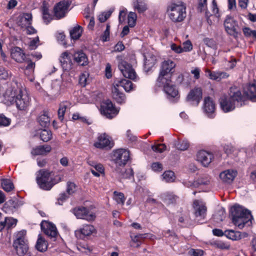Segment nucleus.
<instances>
[{
	"label": "nucleus",
	"instance_id": "obj_1",
	"mask_svg": "<svg viewBox=\"0 0 256 256\" xmlns=\"http://www.w3.org/2000/svg\"><path fill=\"white\" fill-rule=\"evenodd\" d=\"M0 86V97L4 98L5 104H15L19 110H26L30 104L31 98L25 88L16 82L5 88Z\"/></svg>",
	"mask_w": 256,
	"mask_h": 256
},
{
	"label": "nucleus",
	"instance_id": "obj_2",
	"mask_svg": "<svg viewBox=\"0 0 256 256\" xmlns=\"http://www.w3.org/2000/svg\"><path fill=\"white\" fill-rule=\"evenodd\" d=\"M244 98L241 92L236 88H232L229 96H222L220 98L221 109L224 112L233 110L236 106H241L244 104Z\"/></svg>",
	"mask_w": 256,
	"mask_h": 256
},
{
	"label": "nucleus",
	"instance_id": "obj_3",
	"mask_svg": "<svg viewBox=\"0 0 256 256\" xmlns=\"http://www.w3.org/2000/svg\"><path fill=\"white\" fill-rule=\"evenodd\" d=\"M233 224L239 228L242 229L246 225L252 224V215L250 210L244 207L235 204L230 209Z\"/></svg>",
	"mask_w": 256,
	"mask_h": 256
},
{
	"label": "nucleus",
	"instance_id": "obj_4",
	"mask_svg": "<svg viewBox=\"0 0 256 256\" xmlns=\"http://www.w3.org/2000/svg\"><path fill=\"white\" fill-rule=\"evenodd\" d=\"M61 80H55L52 81L50 92L54 96H58L66 90L71 88L73 86L70 74L64 72L61 74Z\"/></svg>",
	"mask_w": 256,
	"mask_h": 256
},
{
	"label": "nucleus",
	"instance_id": "obj_5",
	"mask_svg": "<svg viewBox=\"0 0 256 256\" xmlns=\"http://www.w3.org/2000/svg\"><path fill=\"white\" fill-rule=\"evenodd\" d=\"M62 178L56 176L52 178L50 173L46 170H41L38 171L36 176V182L40 188L42 190H48L56 184L60 182Z\"/></svg>",
	"mask_w": 256,
	"mask_h": 256
},
{
	"label": "nucleus",
	"instance_id": "obj_6",
	"mask_svg": "<svg viewBox=\"0 0 256 256\" xmlns=\"http://www.w3.org/2000/svg\"><path fill=\"white\" fill-rule=\"evenodd\" d=\"M167 13L173 22H180L186 16V8L182 2L172 3L168 6Z\"/></svg>",
	"mask_w": 256,
	"mask_h": 256
},
{
	"label": "nucleus",
	"instance_id": "obj_7",
	"mask_svg": "<svg viewBox=\"0 0 256 256\" xmlns=\"http://www.w3.org/2000/svg\"><path fill=\"white\" fill-rule=\"evenodd\" d=\"M176 66L175 63L172 60L164 61L161 66L159 76L157 79V84H162L165 80V82L169 84L171 78L172 74L173 72L174 68Z\"/></svg>",
	"mask_w": 256,
	"mask_h": 256
},
{
	"label": "nucleus",
	"instance_id": "obj_8",
	"mask_svg": "<svg viewBox=\"0 0 256 256\" xmlns=\"http://www.w3.org/2000/svg\"><path fill=\"white\" fill-rule=\"evenodd\" d=\"M118 60V67L125 78L131 79L134 81L138 80V78L132 64H128L126 60H122V56H117Z\"/></svg>",
	"mask_w": 256,
	"mask_h": 256
},
{
	"label": "nucleus",
	"instance_id": "obj_9",
	"mask_svg": "<svg viewBox=\"0 0 256 256\" xmlns=\"http://www.w3.org/2000/svg\"><path fill=\"white\" fill-rule=\"evenodd\" d=\"M26 234V231L24 230L19 232L17 234V238L14 242V246L20 256L25 254L28 250L27 240L24 237Z\"/></svg>",
	"mask_w": 256,
	"mask_h": 256
},
{
	"label": "nucleus",
	"instance_id": "obj_10",
	"mask_svg": "<svg viewBox=\"0 0 256 256\" xmlns=\"http://www.w3.org/2000/svg\"><path fill=\"white\" fill-rule=\"evenodd\" d=\"M72 57V54L68 51L62 52L60 56V61L64 72L70 74L68 72H70L71 74H73L75 72L76 65L73 63Z\"/></svg>",
	"mask_w": 256,
	"mask_h": 256
},
{
	"label": "nucleus",
	"instance_id": "obj_11",
	"mask_svg": "<svg viewBox=\"0 0 256 256\" xmlns=\"http://www.w3.org/2000/svg\"><path fill=\"white\" fill-rule=\"evenodd\" d=\"M130 158V152L124 149H118L114 151L112 160L116 164V168L124 166Z\"/></svg>",
	"mask_w": 256,
	"mask_h": 256
},
{
	"label": "nucleus",
	"instance_id": "obj_12",
	"mask_svg": "<svg viewBox=\"0 0 256 256\" xmlns=\"http://www.w3.org/2000/svg\"><path fill=\"white\" fill-rule=\"evenodd\" d=\"M100 110L103 116L110 119L115 117L119 112V110L115 108L112 102L109 100H106L102 102Z\"/></svg>",
	"mask_w": 256,
	"mask_h": 256
},
{
	"label": "nucleus",
	"instance_id": "obj_13",
	"mask_svg": "<svg viewBox=\"0 0 256 256\" xmlns=\"http://www.w3.org/2000/svg\"><path fill=\"white\" fill-rule=\"evenodd\" d=\"M72 212L77 218L88 221H92L96 218L94 213L89 212L87 208L84 206L76 207L72 210Z\"/></svg>",
	"mask_w": 256,
	"mask_h": 256
},
{
	"label": "nucleus",
	"instance_id": "obj_14",
	"mask_svg": "<svg viewBox=\"0 0 256 256\" xmlns=\"http://www.w3.org/2000/svg\"><path fill=\"white\" fill-rule=\"evenodd\" d=\"M226 32L228 34L236 37L238 34V22L230 16H227L224 23Z\"/></svg>",
	"mask_w": 256,
	"mask_h": 256
},
{
	"label": "nucleus",
	"instance_id": "obj_15",
	"mask_svg": "<svg viewBox=\"0 0 256 256\" xmlns=\"http://www.w3.org/2000/svg\"><path fill=\"white\" fill-rule=\"evenodd\" d=\"M216 104L213 99L206 96L204 100L202 110L206 116L210 118H213L216 116Z\"/></svg>",
	"mask_w": 256,
	"mask_h": 256
},
{
	"label": "nucleus",
	"instance_id": "obj_16",
	"mask_svg": "<svg viewBox=\"0 0 256 256\" xmlns=\"http://www.w3.org/2000/svg\"><path fill=\"white\" fill-rule=\"evenodd\" d=\"M202 90L200 88H194L188 94L186 100L190 104L197 106L202 98Z\"/></svg>",
	"mask_w": 256,
	"mask_h": 256
},
{
	"label": "nucleus",
	"instance_id": "obj_17",
	"mask_svg": "<svg viewBox=\"0 0 256 256\" xmlns=\"http://www.w3.org/2000/svg\"><path fill=\"white\" fill-rule=\"evenodd\" d=\"M71 2L64 0L59 2L54 8V16L56 19H60L66 16L68 10Z\"/></svg>",
	"mask_w": 256,
	"mask_h": 256
},
{
	"label": "nucleus",
	"instance_id": "obj_18",
	"mask_svg": "<svg viewBox=\"0 0 256 256\" xmlns=\"http://www.w3.org/2000/svg\"><path fill=\"white\" fill-rule=\"evenodd\" d=\"M94 145L98 148H110L113 146L114 143L108 135L106 134H102L98 136L97 140L94 143Z\"/></svg>",
	"mask_w": 256,
	"mask_h": 256
},
{
	"label": "nucleus",
	"instance_id": "obj_19",
	"mask_svg": "<svg viewBox=\"0 0 256 256\" xmlns=\"http://www.w3.org/2000/svg\"><path fill=\"white\" fill-rule=\"evenodd\" d=\"M194 215L196 218L200 219L205 218L206 214V207L205 203L200 200H195L193 203Z\"/></svg>",
	"mask_w": 256,
	"mask_h": 256
},
{
	"label": "nucleus",
	"instance_id": "obj_20",
	"mask_svg": "<svg viewBox=\"0 0 256 256\" xmlns=\"http://www.w3.org/2000/svg\"><path fill=\"white\" fill-rule=\"evenodd\" d=\"M156 84L159 87H162L164 92L166 94L168 98H178V91L176 86L173 84L171 80L170 79V82L169 84H167V82H164L162 84L156 83Z\"/></svg>",
	"mask_w": 256,
	"mask_h": 256
},
{
	"label": "nucleus",
	"instance_id": "obj_21",
	"mask_svg": "<svg viewBox=\"0 0 256 256\" xmlns=\"http://www.w3.org/2000/svg\"><path fill=\"white\" fill-rule=\"evenodd\" d=\"M40 226L42 230L48 236L51 238H56L57 236V229L53 224L46 220H42Z\"/></svg>",
	"mask_w": 256,
	"mask_h": 256
},
{
	"label": "nucleus",
	"instance_id": "obj_22",
	"mask_svg": "<svg viewBox=\"0 0 256 256\" xmlns=\"http://www.w3.org/2000/svg\"><path fill=\"white\" fill-rule=\"evenodd\" d=\"M238 172L234 169H228L222 171L220 174V180L227 184L232 183L236 176Z\"/></svg>",
	"mask_w": 256,
	"mask_h": 256
},
{
	"label": "nucleus",
	"instance_id": "obj_23",
	"mask_svg": "<svg viewBox=\"0 0 256 256\" xmlns=\"http://www.w3.org/2000/svg\"><path fill=\"white\" fill-rule=\"evenodd\" d=\"M196 157L198 162L204 166H207L211 162L213 155L206 150H200L198 152Z\"/></svg>",
	"mask_w": 256,
	"mask_h": 256
},
{
	"label": "nucleus",
	"instance_id": "obj_24",
	"mask_svg": "<svg viewBox=\"0 0 256 256\" xmlns=\"http://www.w3.org/2000/svg\"><path fill=\"white\" fill-rule=\"evenodd\" d=\"M112 95L114 99L117 103L120 104H124L126 101L125 94L121 92L120 88H118L116 84L113 86L112 88Z\"/></svg>",
	"mask_w": 256,
	"mask_h": 256
},
{
	"label": "nucleus",
	"instance_id": "obj_25",
	"mask_svg": "<svg viewBox=\"0 0 256 256\" xmlns=\"http://www.w3.org/2000/svg\"><path fill=\"white\" fill-rule=\"evenodd\" d=\"M11 57L18 62H22L26 58L23 50L18 47H14L12 49Z\"/></svg>",
	"mask_w": 256,
	"mask_h": 256
},
{
	"label": "nucleus",
	"instance_id": "obj_26",
	"mask_svg": "<svg viewBox=\"0 0 256 256\" xmlns=\"http://www.w3.org/2000/svg\"><path fill=\"white\" fill-rule=\"evenodd\" d=\"M244 93L252 102H256V84H249L244 88Z\"/></svg>",
	"mask_w": 256,
	"mask_h": 256
},
{
	"label": "nucleus",
	"instance_id": "obj_27",
	"mask_svg": "<svg viewBox=\"0 0 256 256\" xmlns=\"http://www.w3.org/2000/svg\"><path fill=\"white\" fill-rule=\"evenodd\" d=\"M20 206V202L17 199L10 200L4 204L3 209L6 212L12 213Z\"/></svg>",
	"mask_w": 256,
	"mask_h": 256
},
{
	"label": "nucleus",
	"instance_id": "obj_28",
	"mask_svg": "<svg viewBox=\"0 0 256 256\" xmlns=\"http://www.w3.org/2000/svg\"><path fill=\"white\" fill-rule=\"evenodd\" d=\"M116 84L118 88L122 87L126 92H130L134 90V86L132 83L128 80L122 79V80H116L113 86Z\"/></svg>",
	"mask_w": 256,
	"mask_h": 256
},
{
	"label": "nucleus",
	"instance_id": "obj_29",
	"mask_svg": "<svg viewBox=\"0 0 256 256\" xmlns=\"http://www.w3.org/2000/svg\"><path fill=\"white\" fill-rule=\"evenodd\" d=\"M206 74L208 78L212 80H220L222 78H224L228 77V75L226 72H212L208 69L205 70Z\"/></svg>",
	"mask_w": 256,
	"mask_h": 256
},
{
	"label": "nucleus",
	"instance_id": "obj_30",
	"mask_svg": "<svg viewBox=\"0 0 256 256\" xmlns=\"http://www.w3.org/2000/svg\"><path fill=\"white\" fill-rule=\"evenodd\" d=\"M116 172L122 178H130L133 176V171L131 168L126 169L124 166L116 168Z\"/></svg>",
	"mask_w": 256,
	"mask_h": 256
},
{
	"label": "nucleus",
	"instance_id": "obj_31",
	"mask_svg": "<svg viewBox=\"0 0 256 256\" xmlns=\"http://www.w3.org/2000/svg\"><path fill=\"white\" fill-rule=\"evenodd\" d=\"M51 150V146L49 145L40 146L33 148L31 153L34 156L45 155L50 152Z\"/></svg>",
	"mask_w": 256,
	"mask_h": 256
},
{
	"label": "nucleus",
	"instance_id": "obj_32",
	"mask_svg": "<svg viewBox=\"0 0 256 256\" xmlns=\"http://www.w3.org/2000/svg\"><path fill=\"white\" fill-rule=\"evenodd\" d=\"M75 61L80 66H86L88 64V59L86 54L82 51L76 52L73 56Z\"/></svg>",
	"mask_w": 256,
	"mask_h": 256
},
{
	"label": "nucleus",
	"instance_id": "obj_33",
	"mask_svg": "<svg viewBox=\"0 0 256 256\" xmlns=\"http://www.w3.org/2000/svg\"><path fill=\"white\" fill-rule=\"evenodd\" d=\"M132 6L134 10L139 13L144 12L148 8L144 0H134Z\"/></svg>",
	"mask_w": 256,
	"mask_h": 256
},
{
	"label": "nucleus",
	"instance_id": "obj_34",
	"mask_svg": "<svg viewBox=\"0 0 256 256\" xmlns=\"http://www.w3.org/2000/svg\"><path fill=\"white\" fill-rule=\"evenodd\" d=\"M32 22V15L30 13L24 14L20 18L18 24L22 28H26L31 25Z\"/></svg>",
	"mask_w": 256,
	"mask_h": 256
},
{
	"label": "nucleus",
	"instance_id": "obj_35",
	"mask_svg": "<svg viewBox=\"0 0 256 256\" xmlns=\"http://www.w3.org/2000/svg\"><path fill=\"white\" fill-rule=\"evenodd\" d=\"M17 223V220L11 217H6L4 221L0 222V231L2 230L5 226L8 228L15 226Z\"/></svg>",
	"mask_w": 256,
	"mask_h": 256
},
{
	"label": "nucleus",
	"instance_id": "obj_36",
	"mask_svg": "<svg viewBox=\"0 0 256 256\" xmlns=\"http://www.w3.org/2000/svg\"><path fill=\"white\" fill-rule=\"evenodd\" d=\"M224 234L227 238L232 240H238L242 238L241 233L240 232L234 230H226L224 232Z\"/></svg>",
	"mask_w": 256,
	"mask_h": 256
},
{
	"label": "nucleus",
	"instance_id": "obj_37",
	"mask_svg": "<svg viewBox=\"0 0 256 256\" xmlns=\"http://www.w3.org/2000/svg\"><path fill=\"white\" fill-rule=\"evenodd\" d=\"M96 230L94 226L90 224H86L82 226L77 232H79L84 236H88L94 232Z\"/></svg>",
	"mask_w": 256,
	"mask_h": 256
},
{
	"label": "nucleus",
	"instance_id": "obj_38",
	"mask_svg": "<svg viewBox=\"0 0 256 256\" xmlns=\"http://www.w3.org/2000/svg\"><path fill=\"white\" fill-rule=\"evenodd\" d=\"M82 29L80 26H74L72 30H70V36L72 39L78 40V39L82 34Z\"/></svg>",
	"mask_w": 256,
	"mask_h": 256
},
{
	"label": "nucleus",
	"instance_id": "obj_39",
	"mask_svg": "<svg viewBox=\"0 0 256 256\" xmlns=\"http://www.w3.org/2000/svg\"><path fill=\"white\" fill-rule=\"evenodd\" d=\"M144 68L148 70H149L156 63V56H151L150 57H148L146 56H144Z\"/></svg>",
	"mask_w": 256,
	"mask_h": 256
},
{
	"label": "nucleus",
	"instance_id": "obj_40",
	"mask_svg": "<svg viewBox=\"0 0 256 256\" xmlns=\"http://www.w3.org/2000/svg\"><path fill=\"white\" fill-rule=\"evenodd\" d=\"M42 18L45 23L48 24L52 19V16L48 12V7L45 3L43 4L42 7Z\"/></svg>",
	"mask_w": 256,
	"mask_h": 256
},
{
	"label": "nucleus",
	"instance_id": "obj_41",
	"mask_svg": "<svg viewBox=\"0 0 256 256\" xmlns=\"http://www.w3.org/2000/svg\"><path fill=\"white\" fill-rule=\"evenodd\" d=\"M38 120L40 124L42 127L46 128L50 124V118L48 116V114L45 112L39 116Z\"/></svg>",
	"mask_w": 256,
	"mask_h": 256
},
{
	"label": "nucleus",
	"instance_id": "obj_42",
	"mask_svg": "<svg viewBox=\"0 0 256 256\" xmlns=\"http://www.w3.org/2000/svg\"><path fill=\"white\" fill-rule=\"evenodd\" d=\"M36 248L40 252H45L48 248L47 242L42 238H39L36 242Z\"/></svg>",
	"mask_w": 256,
	"mask_h": 256
},
{
	"label": "nucleus",
	"instance_id": "obj_43",
	"mask_svg": "<svg viewBox=\"0 0 256 256\" xmlns=\"http://www.w3.org/2000/svg\"><path fill=\"white\" fill-rule=\"evenodd\" d=\"M40 139L44 142L50 140L52 137V134L50 131L47 130H42L38 132Z\"/></svg>",
	"mask_w": 256,
	"mask_h": 256
},
{
	"label": "nucleus",
	"instance_id": "obj_44",
	"mask_svg": "<svg viewBox=\"0 0 256 256\" xmlns=\"http://www.w3.org/2000/svg\"><path fill=\"white\" fill-rule=\"evenodd\" d=\"M2 188L6 192H10L14 188V186L10 180L4 179L2 180Z\"/></svg>",
	"mask_w": 256,
	"mask_h": 256
},
{
	"label": "nucleus",
	"instance_id": "obj_45",
	"mask_svg": "<svg viewBox=\"0 0 256 256\" xmlns=\"http://www.w3.org/2000/svg\"><path fill=\"white\" fill-rule=\"evenodd\" d=\"M162 180L166 182H172L175 179L174 174L171 170L166 171L162 175Z\"/></svg>",
	"mask_w": 256,
	"mask_h": 256
},
{
	"label": "nucleus",
	"instance_id": "obj_46",
	"mask_svg": "<svg viewBox=\"0 0 256 256\" xmlns=\"http://www.w3.org/2000/svg\"><path fill=\"white\" fill-rule=\"evenodd\" d=\"M242 32L245 36L256 38V30H252L248 27L242 28Z\"/></svg>",
	"mask_w": 256,
	"mask_h": 256
},
{
	"label": "nucleus",
	"instance_id": "obj_47",
	"mask_svg": "<svg viewBox=\"0 0 256 256\" xmlns=\"http://www.w3.org/2000/svg\"><path fill=\"white\" fill-rule=\"evenodd\" d=\"M114 198L118 204H123L125 200L124 194L114 192Z\"/></svg>",
	"mask_w": 256,
	"mask_h": 256
},
{
	"label": "nucleus",
	"instance_id": "obj_48",
	"mask_svg": "<svg viewBox=\"0 0 256 256\" xmlns=\"http://www.w3.org/2000/svg\"><path fill=\"white\" fill-rule=\"evenodd\" d=\"M137 16L134 12H130L128 17V26L130 27H134L136 23Z\"/></svg>",
	"mask_w": 256,
	"mask_h": 256
},
{
	"label": "nucleus",
	"instance_id": "obj_49",
	"mask_svg": "<svg viewBox=\"0 0 256 256\" xmlns=\"http://www.w3.org/2000/svg\"><path fill=\"white\" fill-rule=\"evenodd\" d=\"M89 74L87 72L82 73L79 78V83L82 86H85L87 84L88 80Z\"/></svg>",
	"mask_w": 256,
	"mask_h": 256
},
{
	"label": "nucleus",
	"instance_id": "obj_50",
	"mask_svg": "<svg viewBox=\"0 0 256 256\" xmlns=\"http://www.w3.org/2000/svg\"><path fill=\"white\" fill-rule=\"evenodd\" d=\"M166 146L164 144H154L152 146V150L156 152L162 153L166 150Z\"/></svg>",
	"mask_w": 256,
	"mask_h": 256
},
{
	"label": "nucleus",
	"instance_id": "obj_51",
	"mask_svg": "<svg viewBox=\"0 0 256 256\" xmlns=\"http://www.w3.org/2000/svg\"><path fill=\"white\" fill-rule=\"evenodd\" d=\"M225 215V210L221 208L218 210L217 214L214 215V218L216 222H222L224 220Z\"/></svg>",
	"mask_w": 256,
	"mask_h": 256
},
{
	"label": "nucleus",
	"instance_id": "obj_52",
	"mask_svg": "<svg viewBox=\"0 0 256 256\" xmlns=\"http://www.w3.org/2000/svg\"><path fill=\"white\" fill-rule=\"evenodd\" d=\"M182 46V52H190L193 48L192 44L190 40L184 42Z\"/></svg>",
	"mask_w": 256,
	"mask_h": 256
},
{
	"label": "nucleus",
	"instance_id": "obj_53",
	"mask_svg": "<svg viewBox=\"0 0 256 256\" xmlns=\"http://www.w3.org/2000/svg\"><path fill=\"white\" fill-rule=\"evenodd\" d=\"M112 11L108 10L107 12H104L100 14L98 16V20L101 22H104L107 20V19L110 16Z\"/></svg>",
	"mask_w": 256,
	"mask_h": 256
},
{
	"label": "nucleus",
	"instance_id": "obj_54",
	"mask_svg": "<svg viewBox=\"0 0 256 256\" xmlns=\"http://www.w3.org/2000/svg\"><path fill=\"white\" fill-rule=\"evenodd\" d=\"M110 26L106 25V29L104 31L103 34L101 36V38L102 42H106L110 40Z\"/></svg>",
	"mask_w": 256,
	"mask_h": 256
},
{
	"label": "nucleus",
	"instance_id": "obj_55",
	"mask_svg": "<svg viewBox=\"0 0 256 256\" xmlns=\"http://www.w3.org/2000/svg\"><path fill=\"white\" fill-rule=\"evenodd\" d=\"M188 253L190 256H204V252L200 249L191 248L189 250Z\"/></svg>",
	"mask_w": 256,
	"mask_h": 256
},
{
	"label": "nucleus",
	"instance_id": "obj_56",
	"mask_svg": "<svg viewBox=\"0 0 256 256\" xmlns=\"http://www.w3.org/2000/svg\"><path fill=\"white\" fill-rule=\"evenodd\" d=\"M176 148L180 150H185L189 147V143L187 140L180 142L176 145Z\"/></svg>",
	"mask_w": 256,
	"mask_h": 256
},
{
	"label": "nucleus",
	"instance_id": "obj_57",
	"mask_svg": "<svg viewBox=\"0 0 256 256\" xmlns=\"http://www.w3.org/2000/svg\"><path fill=\"white\" fill-rule=\"evenodd\" d=\"M89 164L93 166L95 170L101 172V174H104V168L102 164H96L94 162H90Z\"/></svg>",
	"mask_w": 256,
	"mask_h": 256
},
{
	"label": "nucleus",
	"instance_id": "obj_58",
	"mask_svg": "<svg viewBox=\"0 0 256 256\" xmlns=\"http://www.w3.org/2000/svg\"><path fill=\"white\" fill-rule=\"evenodd\" d=\"M76 190V186L74 182H68L66 193L68 194H72Z\"/></svg>",
	"mask_w": 256,
	"mask_h": 256
},
{
	"label": "nucleus",
	"instance_id": "obj_59",
	"mask_svg": "<svg viewBox=\"0 0 256 256\" xmlns=\"http://www.w3.org/2000/svg\"><path fill=\"white\" fill-rule=\"evenodd\" d=\"M151 168L155 172H160L163 169L162 165L159 162H153L151 165Z\"/></svg>",
	"mask_w": 256,
	"mask_h": 256
},
{
	"label": "nucleus",
	"instance_id": "obj_60",
	"mask_svg": "<svg viewBox=\"0 0 256 256\" xmlns=\"http://www.w3.org/2000/svg\"><path fill=\"white\" fill-rule=\"evenodd\" d=\"M164 199L168 204L173 203L176 200V196L172 194H164Z\"/></svg>",
	"mask_w": 256,
	"mask_h": 256
},
{
	"label": "nucleus",
	"instance_id": "obj_61",
	"mask_svg": "<svg viewBox=\"0 0 256 256\" xmlns=\"http://www.w3.org/2000/svg\"><path fill=\"white\" fill-rule=\"evenodd\" d=\"M10 119L3 114H0V126H8L10 124Z\"/></svg>",
	"mask_w": 256,
	"mask_h": 256
},
{
	"label": "nucleus",
	"instance_id": "obj_62",
	"mask_svg": "<svg viewBox=\"0 0 256 256\" xmlns=\"http://www.w3.org/2000/svg\"><path fill=\"white\" fill-rule=\"evenodd\" d=\"M10 76L8 72L2 66H0V78L6 80Z\"/></svg>",
	"mask_w": 256,
	"mask_h": 256
},
{
	"label": "nucleus",
	"instance_id": "obj_63",
	"mask_svg": "<svg viewBox=\"0 0 256 256\" xmlns=\"http://www.w3.org/2000/svg\"><path fill=\"white\" fill-rule=\"evenodd\" d=\"M207 0H198V9L200 12L204 11L206 8Z\"/></svg>",
	"mask_w": 256,
	"mask_h": 256
},
{
	"label": "nucleus",
	"instance_id": "obj_64",
	"mask_svg": "<svg viewBox=\"0 0 256 256\" xmlns=\"http://www.w3.org/2000/svg\"><path fill=\"white\" fill-rule=\"evenodd\" d=\"M39 42V38L38 36H36V38L32 39V40H30V44H29V47L30 50H34L36 49L38 46V43Z\"/></svg>",
	"mask_w": 256,
	"mask_h": 256
}]
</instances>
